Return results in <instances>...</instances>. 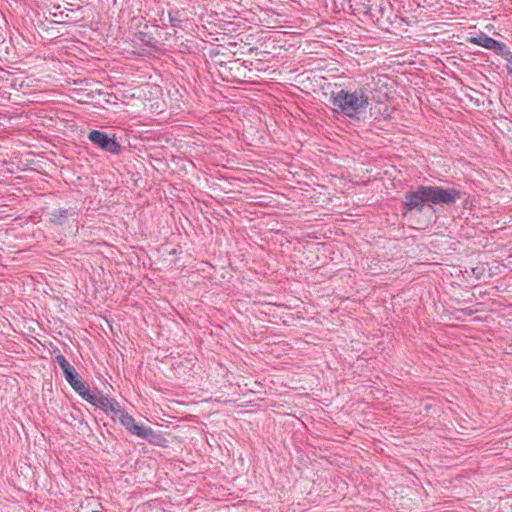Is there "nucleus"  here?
<instances>
[{
    "instance_id": "nucleus-1",
    "label": "nucleus",
    "mask_w": 512,
    "mask_h": 512,
    "mask_svg": "<svg viewBox=\"0 0 512 512\" xmlns=\"http://www.w3.org/2000/svg\"><path fill=\"white\" fill-rule=\"evenodd\" d=\"M329 102L333 106L334 114H341L351 119H360L366 113L370 99L367 90L364 87H358L353 91L341 89L332 92Z\"/></svg>"
},
{
    "instance_id": "nucleus-2",
    "label": "nucleus",
    "mask_w": 512,
    "mask_h": 512,
    "mask_svg": "<svg viewBox=\"0 0 512 512\" xmlns=\"http://www.w3.org/2000/svg\"><path fill=\"white\" fill-rule=\"evenodd\" d=\"M119 422L125 429L141 439L147 440L151 444H158L161 435L156 433L151 427L144 424H138L135 419L127 412H122L119 416Z\"/></svg>"
},
{
    "instance_id": "nucleus-3",
    "label": "nucleus",
    "mask_w": 512,
    "mask_h": 512,
    "mask_svg": "<svg viewBox=\"0 0 512 512\" xmlns=\"http://www.w3.org/2000/svg\"><path fill=\"white\" fill-rule=\"evenodd\" d=\"M426 204L429 205L427 186L419 185L415 190L404 194L401 209L405 215L412 211L422 213Z\"/></svg>"
},
{
    "instance_id": "nucleus-4",
    "label": "nucleus",
    "mask_w": 512,
    "mask_h": 512,
    "mask_svg": "<svg viewBox=\"0 0 512 512\" xmlns=\"http://www.w3.org/2000/svg\"><path fill=\"white\" fill-rule=\"evenodd\" d=\"M430 205H447L455 204L462 196L461 191L455 188H443L441 186H427Z\"/></svg>"
},
{
    "instance_id": "nucleus-5",
    "label": "nucleus",
    "mask_w": 512,
    "mask_h": 512,
    "mask_svg": "<svg viewBox=\"0 0 512 512\" xmlns=\"http://www.w3.org/2000/svg\"><path fill=\"white\" fill-rule=\"evenodd\" d=\"M88 139L98 148L111 154L119 155L122 152L121 145L114 137H110L106 132L100 130H92L88 134Z\"/></svg>"
},
{
    "instance_id": "nucleus-6",
    "label": "nucleus",
    "mask_w": 512,
    "mask_h": 512,
    "mask_svg": "<svg viewBox=\"0 0 512 512\" xmlns=\"http://www.w3.org/2000/svg\"><path fill=\"white\" fill-rule=\"evenodd\" d=\"M49 14L52 17L53 22L62 24L78 22L83 18L82 7L80 6L75 9L68 7L61 9L60 6H55L49 11Z\"/></svg>"
},
{
    "instance_id": "nucleus-7",
    "label": "nucleus",
    "mask_w": 512,
    "mask_h": 512,
    "mask_svg": "<svg viewBox=\"0 0 512 512\" xmlns=\"http://www.w3.org/2000/svg\"><path fill=\"white\" fill-rule=\"evenodd\" d=\"M49 222L55 226H64L70 218H75L78 213L74 208H57L47 213Z\"/></svg>"
},
{
    "instance_id": "nucleus-8",
    "label": "nucleus",
    "mask_w": 512,
    "mask_h": 512,
    "mask_svg": "<svg viewBox=\"0 0 512 512\" xmlns=\"http://www.w3.org/2000/svg\"><path fill=\"white\" fill-rule=\"evenodd\" d=\"M468 41L472 44L481 46L485 49L492 51V49L494 48V46L496 45V42L498 40L488 36L487 34H485L483 32H480L478 35L470 37L468 39Z\"/></svg>"
},
{
    "instance_id": "nucleus-9",
    "label": "nucleus",
    "mask_w": 512,
    "mask_h": 512,
    "mask_svg": "<svg viewBox=\"0 0 512 512\" xmlns=\"http://www.w3.org/2000/svg\"><path fill=\"white\" fill-rule=\"evenodd\" d=\"M70 386L87 402L93 400L94 393H92L89 390L85 382L81 381L80 379H77L74 382H72Z\"/></svg>"
},
{
    "instance_id": "nucleus-10",
    "label": "nucleus",
    "mask_w": 512,
    "mask_h": 512,
    "mask_svg": "<svg viewBox=\"0 0 512 512\" xmlns=\"http://www.w3.org/2000/svg\"><path fill=\"white\" fill-rule=\"evenodd\" d=\"M111 401L112 398H108L107 396L102 395L100 391H98L97 394L94 393L93 400L89 401V403L100 408L105 413H109V404Z\"/></svg>"
},
{
    "instance_id": "nucleus-11",
    "label": "nucleus",
    "mask_w": 512,
    "mask_h": 512,
    "mask_svg": "<svg viewBox=\"0 0 512 512\" xmlns=\"http://www.w3.org/2000/svg\"><path fill=\"white\" fill-rule=\"evenodd\" d=\"M169 22L175 28H181L183 12L180 10H169L168 11Z\"/></svg>"
},
{
    "instance_id": "nucleus-12",
    "label": "nucleus",
    "mask_w": 512,
    "mask_h": 512,
    "mask_svg": "<svg viewBox=\"0 0 512 512\" xmlns=\"http://www.w3.org/2000/svg\"><path fill=\"white\" fill-rule=\"evenodd\" d=\"M63 375L69 384L78 379V374L72 365L67 370H63Z\"/></svg>"
},
{
    "instance_id": "nucleus-13",
    "label": "nucleus",
    "mask_w": 512,
    "mask_h": 512,
    "mask_svg": "<svg viewBox=\"0 0 512 512\" xmlns=\"http://www.w3.org/2000/svg\"><path fill=\"white\" fill-rule=\"evenodd\" d=\"M492 51L503 58L505 54L510 51V49L505 43L497 41Z\"/></svg>"
},
{
    "instance_id": "nucleus-14",
    "label": "nucleus",
    "mask_w": 512,
    "mask_h": 512,
    "mask_svg": "<svg viewBox=\"0 0 512 512\" xmlns=\"http://www.w3.org/2000/svg\"><path fill=\"white\" fill-rule=\"evenodd\" d=\"M109 412L113 413L114 415H117L119 417V416H121L122 412H126V411L121 408V406L117 400L112 399L111 403L109 404Z\"/></svg>"
},
{
    "instance_id": "nucleus-15",
    "label": "nucleus",
    "mask_w": 512,
    "mask_h": 512,
    "mask_svg": "<svg viewBox=\"0 0 512 512\" xmlns=\"http://www.w3.org/2000/svg\"><path fill=\"white\" fill-rule=\"evenodd\" d=\"M55 361L60 366L62 371L67 370L71 366V364L67 361V359L62 354L56 355Z\"/></svg>"
},
{
    "instance_id": "nucleus-16",
    "label": "nucleus",
    "mask_w": 512,
    "mask_h": 512,
    "mask_svg": "<svg viewBox=\"0 0 512 512\" xmlns=\"http://www.w3.org/2000/svg\"><path fill=\"white\" fill-rule=\"evenodd\" d=\"M484 270H485L484 267L478 266V267L472 268V273H473V275H475V277L477 279H480L483 276Z\"/></svg>"
},
{
    "instance_id": "nucleus-17",
    "label": "nucleus",
    "mask_w": 512,
    "mask_h": 512,
    "mask_svg": "<svg viewBox=\"0 0 512 512\" xmlns=\"http://www.w3.org/2000/svg\"><path fill=\"white\" fill-rule=\"evenodd\" d=\"M503 59L507 62L508 68L511 69L512 68V52L509 51L508 53H506L505 56L503 57Z\"/></svg>"
}]
</instances>
